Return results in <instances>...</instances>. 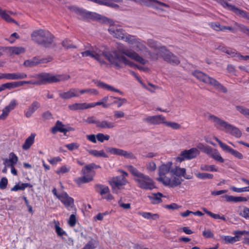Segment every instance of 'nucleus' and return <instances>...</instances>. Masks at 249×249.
<instances>
[{"label":"nucleus","mask_w":249,"mask_h":249,"mask_svg":"<svg viewBox=\"0 0 249 249\" xmlns=\"http://www.w3.org/2000/svg\"><path fill=\"white\" fill-rule=\"evenodd\" d=\"M193 75L203 83L213 86L218 91L223 93L227 92V88L216 79L199 71H195Z\"/></svg>","instance_id":"obj_7"},{"label":"nucleus","mask_w":249,"mask_h":249,"mask_svg":"<svg viewBox=\"0 0 249 249\" xmlns=\"http://www.w3.org/2000/svg\"><path fill=\"white\" fill-rule=\"evenodd\" d=\"M116 99L117 100L113 101L112 100L111 102L110 103V105L113 104H116L118 108L120 107L123 104H125L127 102V100L125 98H121L120 97H114L113 99Z\"/></svg>","instance_id":"obj_45"},{"label":"nucleus","mask_w":249,"mask_h":249,"mask_svg":"<svg viewBox=\"0 0 249 249\" xmlns=\"http://www.w3.org/2000/svg\"><path fill=\"white\" fill-rule=\"evenodd\" d=\"M240 215L245 218H249V208L244 207L240 212Z\"/></svg>","instance_id":"obj_61"},{"label":"nucleus","mask_w":249,"mask_h":249,"mask_svg":"<svg viewBox=\"0 0 249 249\" xmlns=\"http://www.w3.org/2000/svg\"><path fill=\"white\" fill-rule=\"evenodd\" d=\"M44 62L43 60L34 57L31 59L25 60L23 64L26 67H33Z\"/></svg>","instance_id":"obj_33"},{"label":"nucleus","mask_w":249,"mask_h":249,"mask_svg":"<svg viewBox=\"0 0 249 249\" xmlns=\"http://www.w3.org/2000/svg\"><path fill=\"white\" fill-rule=\"evenodd\" d=\"M17 105V101L15 99L12 100L9 105L5 107V108L9 111L14 109Z\"/></svg>","instance_id":"obj_63"},{"label":"nucleus","mask_w":249,"mask_h":249,"mask_svg":"<svg viewBox=\"0 0 249 249\" xmlns=\"http://www.w3.org/2000/svg\"><path fill=\"white\" fill-rule=\"evenodd\" d=\"M101 166L99 165H97L94 163H91L90 164L86 165L84 169L82 170V173L83 175L86 174L87 173L89 172L93 169L101 168Z\"/></svg>","instance_id":"obj_37"},{"label":"nucleus","mask_w":249,"mask_h":249,"mask_svg":"<svg viewBox=\"0 0 249 249\" xmlns=\"http://www.w3.org/2000/svg\"><path fill=\"white\" fill-rule=\"evenodd\" d=\"M236 108L241 114L249 119V108H247L241 106H236Z\"/></svg>","instance_id":"obj_48"},{"label":"nucleus","mask_w":249,"mask_h":249,"mask_svg":"<svg viewBox=\"0 0 249 249\" xmlns=\"http://www.w3.org/2000/svg\"><path fill=\"white\" fill-rule=\"evenodd\" d=\"M94 175H84L83 176L78 177L74 179V182L79 186L81 185L83 183H89L93 179Z\"/></svg>","instance_id":"obj_26"},{"label":"nucleus","mask_w":249,"mask_h":249,"mask_svg":"<svg viewBox=\"0 0 249 249\" xmlns=\"http://www.w3.org/2000/svg\"><path fill=\"white\" fill-rule=\"evenodd\" d=\"M203 211L208 215L212 217L215 219H221L223 221H226V219L224 215H220L218 214L214 213L211 211H208L206 208H203Z\"/></svg>","instance_id":"obj_41"},{"label":"nucleus","mask_w":249,"mask_h":249,"mask_svg":"<svg viewBox=\"0 0 249 249\" xmlns=\"http://www.w3.org/2000/svg\"><path fill=\"white\" fill-rule=\"evenodd\" d=\"M110 35L113 37L119 39L123 40L124 38V36L125 34L124 31L120 27L116 26H110L108 29Z\"/></svg>","instance_id":"obj_20"},{"label":"nucleus","mask_w":249,"mask_h":249,"mask_svg":"<svg viewBox=\"0 0 249 249\" xmlns=\"http://www.w3.org/2000/svg\"><path fill=\"white\" fill-rule=\"evenodd\" d=\"M74 11L77 14L80 15L84 18L92 19L109 24H112L113 22L112 20L106 17H103L100 15L96 13L88 12L85 10L77 8H75Z\"/></svg>","instance_id":"obj_8"},{"label":"nucleus","mask_w":249,"mask_h":249,"mask_svg":"<svg viewBox=\"0 0 249 249\" xmlns=\"http://www.w3.org/2000/svg\"><path fill=\"white\" fill-rule=\"evenodd\" d=\"M116 125L115 123L114 122L102 120L99 121L97 128L99 129H111L115 127Z\"/></svg>","instance_id":"obj_30"},{"label":"nucleus","mask_w":249,"mask_h":249,"mask_svg":"<svg viewBox=\"0 0 249 249\" xmlns=\"http://www.w3.org/2000/svg\"><path fill=\"white\" fill-rule=\"evenodd\" d=\"M126 168L134 177V180L139 188L146 190H152L156 188L155 182L149 176L141 172L132 165H127Z\"/></svg>","instance_id":"obj_2"},{"label":"nucleus","mask_w":249,"mask_h":249,"mask_svg":"<svg viewBox=\"0 0 249 249\" xmlns=\"http://www.w3.org/2000/svg\"><path fill=\"white\" fill-rule=\"evenodd\" d=\"M59 96L63 99H69L72 97H79V89L75 88L71 89L67 92L59 93Z\"/></svg>","instance_id":"obj_23"},{"label":"nucleus","mask_w":249,"mask_h":249,"mask_svg":"<svg viewBox=\"0 0 249 249\" xmlns=\"http://www.w3.org/2000/svg\"><path fill=\"white\" fill-rule=\"evenodd\" d=\"M199 154V151L195 147L191 148L189 150H184L181 151L176 158V161L181 162L186 160H191L196 158Z\"/></svg>","instance_id":"obj_10"},{"label":"nucleus","mask_w":249,"mask_h":249,"mask_svg":"<svg viewBox=\"0 0 249 249\" xmlns=\"http://www.w3.org/2000/svg\"><path fill=\"white\" fill-rule=\"evenodd\" d=\"M172 165V162L169 161L159 166L158 175L159 177L157 178V180L165 186L175 188L178 184L179 180L175 179L173 181H171L170 172Z\"/></svg>","instance_id":"obj_4"},{"label":"nucleus","mask_w":249,"mask_h":249,"mask_svg":"<svg viewBox=\"0 0 249 249\" xmlns=\"http://www.w3.org/2000/svg\"><path fill=\"white\" fill-rule=\"evenodd\" d=\"M209 119L213 122L214 125L218 129L229 133L232 136L239 138L242 136L241 131L236 127L231 124L213 115H210Z\"/></svg>","instance_id":"obj_5"},{"label":"nucleus","mask_w":249,"mask_h":249,"mask_svg":"<svg viewBox=\"0 0 249 249\" xmlns=\"http://www.w3.org/2000/svg\"><path fill=\"white\" fill-rule=\"evenodd\" d=\"M98 244L99 242L97 240L92 239L82 249H94L98 246Z\"/></svg>","instance_id":"obj_44"},{"label":"nucleus","mask_w":249,"mask_h":249,"mask_svg":"<svg viewBox=\"0 0 249 249\" xmlns=\"http://www.w3.org/2000/svg\"><path fill=\"white\" fill-rule=\"evenodd\" d=\"M76 223V218L74 214H72L70 215L68 221V224L71 227H73Z\"/></svg>","instance_id":"obj_64"},{"label":"nucleus","mask_w":249,"mask_h":249,"mask_svg":"<svg viewBox=\"0 0 249 249\" xmlns=\"http://www.w3.org/2000/svg\"><path fill=\"white\" fill-rule=\"evenodd\" d=\"M9 158L10 159L9 160L5 159L4 160V164L8 165V163H10V166H14L15 164L17 163V162L18 161V158L16 156V155L13 153L11 152L9 154Z\"/></svg>","instance_id":"obj_39"},{"label":"nucleus","mask_w":249,"mask_h":249,"mask_svg":"<svg viewBox=\"0 0 249 249\" xmlns=\"http://www.w3.org/2000/svg\"><path fill=\"white\" fill-rule=\"evenodd\" d=\"M225 199L228 202H246L249 200V197L234 196L226 195L224 196Z\"/></svg>","instance_id":"obj_31"},{"label":"nucleus","mask_w":249,"mask_h":249,"mask_svg":"<svg viewBox=\"0 0 249 249\" xmlns=\"http://www.w3.org/2000/svg\"><path fill=\"white\" fill-rule=\"evenodd\" d=\"M53 222L54 224V229L58 236L62 237L63 235H67L66 232L60 227L59 221L54 220Z\"/></svg>","instance_id":"obj_35"},{"label":"nucleus","mask_w":249,"mask_h":249,"mask_svg":"<svg viewBox=\"0 0 249 249\" xmlns=\"http://www.w3.org/2000/svg\"><path fill=\"white\" fill-rule=\"evenodd\" d=\"M96 138L99 142H103L104 141H108L110 136L108 135H104L103 133H99L96 135Z\"/></svg>","instance_id":"obj_56"},{"label":"nucleus","mask_w":249,"mask_h":249,"mask_svg":"<svg viewBox=\"0 0 249 249\" xmlns=\"http://www.w3.org/2000/svg\"><path fill=\"white\" fill-rule=\"evenodd\" d=\"M48 161L52 165H56L58 162L62 161V159L59 157H54L50 159H48Z\"/></svg>","instance_id":"obj_60"},{"label":"nucleus","mask_w":249,"mask_h":249,"mask_svg":"<svg viewBox=\"0 0 249 249\" xmlns=\"http://www.w3.org/2000/svg\"><path fill=\"white\" fill-rule=\"evenodd\" d=\"M216 141L217 142L219 146L221 147V148L225 151L227 152L234 157L240 159L242 160L244 158L243 154L238 152V151L231 148L230 146L227 145L226 144L222 142L220 140H219L217 138H215Z\"/></svg>","instance_id":"obj_17"},{"label":"nucleus","mask_w":249,"mask_h":249,"mask_svg":"<svg viewBox=\"0 0 249 249\" xmlns=\"http://www.w3.org/2000/svg\"><path fill=\"white\" fill-rule=\"evenodd\" d=\"M196 177L201 179H212L213 178L212 174L207 173H198L196 174Z\"/></svg>","instance_id":"obj_47"},{"label":"nucleus","mask_w":249,"mask_h":249,"mask_svg":"<svg viewBox=\"0 0 249 249\" xmlns=\"http://www.w3.org/2000/svg\"><path fill=\"white\" fill-rule=\"evenodd\" d=\"M216 150V149H213L209 145H206L205 147H204L203 152L211 158Z\"/></svg>","instance_id":"obj_51"},{"label":"nucleus","mask_w":249,"mask_h":249,"mask_svg":"<svg viewBox=\"0 0 249 249\" xmlns=\"http://www.w3.org/2000/svg\"><path fill=\"white\" fill-rule=\"evenodd\" d=\"M200 169L202 171H211V172H217L218 171L217 168H216L214 165H201L200 166Z\"/></svg>","instance_id":"obj_46"},{"label":"nucleus","mask_w":249,"mask_h":249,"mask_svg":"<svg viewBox=\"0 0 249 249\" xmlns=\"http://www.w3.org/2000/svg\"><path fill=\"white\" fill-rule=\"evenodd\" d=\"M102 106L104 108H107L110 106V104H104L103 102L101 101L97 102H93L89 103V107L90 108H92L95 107L96 106Z\"/></svg>","instance_id":"obj_57"},{"label":"nucleus","mask_w":249,"mask_h":249,"mask_svg":"<svg viewBox=\"0 0 249 249\" xmlns=\"http://www.w3.org/2000/svg\"><path fill=\"white\" fill-rule=\"evenodd\" d=\"M32 39L45 47H49L53 40V36L48 30L39 29L34 31L31 35Z\"/></svg>","instance_id":"obj_6"},{"label":"nucleus","mask_w":249,"mask_h":249,"mask_svg":"<svg viewBox=\"0 0 249 249\" xmlns=\"http://www.w3.org/2000/svg\"><path fill=\"white\" fill-rule=\"evenodd\" d=\"M94 187L95 191L102 196L109 193V188L107 186L102 184H96Z\"/></svg>","instance_id":"obj_34"},{"label":"nucleus","mask_w":249,"mask_h":249,"mask_svg":"<svg viewBox=\"0 0 249 249\" xmlns=\"http://www.w3.org/2000/svg\"><path fill=\"white\" fill-rule=\"evenodd\" d=\"M215 0L222 5L223 7L232 11L236 15L249 20V13L245 10L236 7L234 5L229 4L227 1L231 0Z\"/></svg>","instance_id":"obj_9"},{"label":"nucleus","mask_w":249,"mask_h":249,"mask_svg":"<svg viewBox=\"0 0 249 249\" xmlns=\"http://www.w3.org/2000/svg\"><path fill=\"white\" fill-rule=\"evenodd\" d=\"M124 38L123 39V40L131 45L137 44V42H138V38L135 36L129 35L126 33L124 36Z\"/></svg>","instance_id":"obj_38"},{"label":"nucleus","mask_w":249,"mask_h":249,"mask_svg":"<svg viewBox=\"0 0 249 249\" xmlns=\"http://www.w3.org/2000/svg\"><path fill=\"white\" fill-rule=\"evenodd\" d=\"M21 86L20 81L6 83L0 86V92L5 89H10Z\"/></svg>","instance_id":"obj_27"},{"label":"nucleus","mask_w":249,"mask_h":249,"mask_svg":"<svg viewBox=\"0 0 249 249\" xmlns=\"http://www.w3.org/2000/svg\"><path fill=\"white\" fill-rule=\"evenodd\" d=\"M80 146V144L77 142H72L65 145V147L70 151H72L74 149H77Z\"/></svg>","instance_id":"obj_59"},{"label":"nucleus","mask_w":249,"mask_h":249,"mask_svg":"<svg viewBox=\"0 0 249 249\" xmlns=\"http://www.w3.org/2000/svg\"><path fill=\"white\" fill-rule=\"evenodd\" d=\"M99 121V120L94 116H89L85 120V122L88 124H95L97 128Z\"/></svg>","instance_id":"obj_52"},{"label":"nucleus","mask_w":249,"mask_h":249,"mask_svg":"<svg viewBox=\"0 0 249 249\" xmlns=\"http://www.w3.org/2000/svg\"><path fill=\"white\" fill-rule=\"evenodd\" d=\"M97 86L100 88H102L103 89H107L108 90L120 93L121 95H123V92L122 91H121V90H120L119 89H115L114 87H112L111 86L107 85L105 83H103L102 82H99L97 84Z\"/></svg>","instance_id":"obj_36"},{"label":"nucleus","mask_w":249,"mask_h":249,"mask_svg":"<svg viewBox=\"0 0 249 249\" xmlns=\"http://www.w3.org/2000/svg\"><path fill=\"white\" fill-rule=\"evenodd\" d=\"M71 170V167L69 166H67V165H63L59 168L56 171L55 173L58 175H60L61 174H64L70 172Z\"/></svg>","instance_id":"obj_49"},{"label":"nucleus","mask_w":249,"mask_h":249,"mask_svg":"<svg viewBox=\"0 0 249 249\" xmlns=\"http://www.w3.org/2000/svg\"><path fill=\"white\" fill-rule=\"evenodd\" d=\"M143 121L149 124L158 125L164 124L165 118L162 115L148 116L143 119Z\"/></svg>","instance_id":"obj_19"},{"label":"nucleus","mask_w":249,"mask_h":249,"mask_svg":"<svg viewBox=\"0 0 249 249\" xmlns=\"http://www.w3.org/2000/svg\"><path fill=\"white\" fill-rule=\"evenodd\" d=\"M62 44L64 47H65L67 49L76 48H77V47L75 45L72 44L71 40H70L68 39H64L63 41Z\"/></svg>","instance_id":"obj_54"},{"label":"nucleus","mask_w":249,"mask_h":249,"mask_svg":"<svg viewBox=\"0 0 249 249\" xmlns=\"http://www.w3.org/2000/svg\"><path fill=\"white\" fill-rule=\"evenodd\" d=\"M226 30H229L233 33H235L238 31H240L243 34H245L249 36V27L236 22L234 24V27L231 26H224L223 31H225Z\"/></svg>","instance_id":"obj_16"},{"label":"nucleus","mask_w":249,"mask_h":249,"mask_svg":"<svg viewBox=\"0 0 249 249\" xmlns=\"http://www.w3.org/2000/svg\"><path fill=\"white\" fill-rule=\"evenodd\" d=\"M68 108L72 111L82 110L90 108L89 103H74L68 106Z\"/></svg>","instance_id":"obj_24"},{"label":"nucleus","mask_w":249,"mask_h":249,"mask_svg":"<svg viewBox=\"0 0 249 249\" xmlns=\"http://www.w3.org/2000/svg\"><path fill=\"white\" fill-rule=\"evenodd\" d=\"M147 44L150 48L155 51V52L153 53L148 51V54L152 60H157L161 54V48H166L164 46H160L157 41L152 39L147 40Z\"/></svg>","instance_id":"obj_11"},{"label":"nucleus","mask_w":249,"mask_h":249,"mask_svg":"<svg viewBox=\"0 0 249 249\" xmlns=\"http://www.w3.org/2000/svg\"><path fill=\"white\" fill-rule=\"evenodd\" d=\"M58 198L67 209L69 207L72 208L74 206V199L69 196L66 192H63L61 193Z\"/></svg>","instance_id":"obj_21"},{"label":"nucleus","mask_w":249,"mask_h":249,"mask_svg":"<svg viewBox=\"0 0 249 249\" xmlns=\"http://www.w3.org/2000/svg\"><path fill=\"white\" fill-rule=\"evenodd\" d=\"M9 51L12 54L19 55L24 53L25 49L22 47H11L9 48Z\"/></svg>","instance_id":"obj_42"},{"label":"nucleus","mask_w":249,"mask_h":249,"mask_svg":"<svg viewBox=\"0 0 249 249\" xmlns=\"http://www.w3.org/2000/svg\"><path fill=\"white\" fill-rule=\"evenodd\" d=\"M103 54L105 56V58L116 69H120L123 67L121 64L122 62L131 67L135 68L137 67V64L129 61L124 55L121 54H124L142 65L145 64L147 62V60L143 58L134 51L127 49L119 50V51L112 52H105L103 53Z\"/></svg>","instance_id":"obj_1"},{"label":"nucleus","mask_w":249,"mask_h":249,"mask_svg":"<svg viewBox=\"0 0 249 249\" xmlns=\"http://www.w3.org/2000/svg\"><path fill=\"white\" fill-rule=\"evenodd\" d=\"M164 124L166 126L170 127L175 130L179 129L181 128L180 124L175 122H167L165 121Z\"/></svg>","instance_id":"obj_53"},{"label":"nucleus","mask_w":249,"mask_h":249,"mask_svg":"<svg viewBox=\"0 0 249 249\" xmlns=\"http://www.w3.org/2000/svg\"><path fill=\"white\" fill-rule=\"evenodd\" d=\"M185 174V168H180L178 166H175L174 168H172L170 172L171 181H173L175 179H177L179 180L178 184L177 185V186H178L181 183L182 181L181 178L182 177H184Z\"/></svg>","instance_id":"obj_15"},{"label":"nucleus","mask_w":249,"mask_h":249,"mask_svg":"<svg viewBox=\"0 0 249 249\" xmlns=\"http://www.w3.org/2000/svg\"><path fill=\"white\" fill-rule=\"evenodd\" d=\"M106 52L105 51H101L97 48H92L91 50H87L81 53L83 57L90 56L98 61L101 64H107V63L104 60L103 53Z\"/></svg>","instance_id":"obj_12"},{"label":"nucleus","mask_w":249,"mask_h":249,"mask_svg":"<svg viewBox=\"0 0 249 249\" xmlns=\"http://www.w3.org/2000/svg\"><path fill=\"white\" fill-rule=\"evenodd\" d=\"M164 197L163 195L160 192L152 193V195L148 196V197L152 204H157L162 202L161 198Z\"/></svg>","instance_id":"obj_28"},{"label":"nucleus","mask_w":249,"mask_h":249,"mask_svg":"<svg viewBox=\"0 0 249 249\" xmlns=\"http://www.w3.org/2000/svg\"><path fill=\"white\" fill-rule=\"evenodd\" d=\"M211 158L220 163H223L225 161L224 159L221 157L220 154L217 149Z\"/></svg>","instance_id":"obj_55"},{"label":"nucleus","mask_w":249,"mask_h":249,"mask_svg":"<svg viewBox=\"0 0 249 249\" xmlns=\"http://www.w3.org/2000/svg\"><path fill=\"white\" fill-rule=\"evenodd\" d=\"M36 134L32 133L26 140L22 146V148L24 150H28L35 142Z\"/></svg>","instance_id":"obj_29"},{"label":"nucleus","mask_w":249,"mask_h":249,"mask_svg":"<svg viewBox=\"0 0 249 249\" xmlns=\"http://www.w3.org/2000/svg\"><path fill=\"white\" fill-rule=\"evenodd\" d=\"M161 53L160 57L162 58L165 61L175 65H178L180 63L178 58L166 48H161Z\"/></svg>","instance_id":"obj_13"},{"label":"nucleus","mask_w":249,"mask_h":249,"mask_svg":"<svg viewBox=\"0 0 249 249\" xmlns=\"http://www.w3.org/2000/svg\"><path fill=\"white\" fill-rule=\"evenodd\" d=\"M40 106V103L37 101H34L29 106L28 110L25 112V116L27 117H30Z\"/></svg>","instance_id":"obj_32"},{"label":"nucleus","mask_w":249,"mask_h":249,"mask_svg":"<svg viewBox=\"0 0 249 249\" xmlns=\"http://www.w3.org/2000/svg\"><path fill=\"white\" fill-rule=\"evenodd\" d=\"M89 153L96 157L108 158L107 155L106 154L103 150L100 151L97 150H90L89 151Z\"/></svg>","instance_id":"obj_43"},{"label":"nucleus","mask_w":249,"mask_h":249,"mask_svg":"<svg viewBox=\"0 0 249 249\" xmlns=\"http://www.w3.org/2000/svg\"><path fill=\"white\" fill-rule=\"evenodd\" d=\"M65 125L60 121H56L55 125L51 128V132L53 134H55L57 132L64 133L65 135L66 133L72 129L71 127L65 128Z\"/></svg>","instance_id":"obj_22"},{"label":"nucleus","mask_w":249,"mask_h":249,"mask_svg":"<svg viewBox=\"0 0 249 249\" xmlns=\"http://www.w3.org/2000/svg\"><path fill=\"white\" fill-rule=\"evenodd\" d=\"M127 182L126 178L123 176L113 177L109 181V184L113 192H115L116 189H121L123 186L126 185Z\"/></svg>","instance_id":"obj_14"},{"label":"nucleus","mask_w":249,"mask_h":249,"mask_svg":"<svg viewBox=\"0 0 249 249\" xmlns=\"http://www.w3.org/2000/svg\"><path fill=\"white\" fill-rule=\"evenodd\" d=\"M146 169L148 172H154L157 168V166L155 162L151 161L147 163L146 165Z\"/></svg>","instance_id":"obj_58"},{"label":"nucleus","mask_w":249,"mask_h":249,"mask_svg":"<svg viewBox=\"0 0 249 249\" xmlns=\"http://www.w3.org/2000/svg\"><path fill=\"white\" fill-rule=\"evenodd\" d=\"M34 77L37 80L36 81H20L21 86L24 84L40 85L47 83H52L61 81H65L70 78V76L67 74L53 75L50 73L45 72L37 74Z\"/></svg>","instance_id":"obj_3"},{"label":"nucleus","mask_w":249,"mask_h":249,"mask_svg":"<svg viewBox=\"0 0 249 249\" xmlns=\"http://www.w3.org/2000/svg\"><path fill=\"white\" fill-rule=\"evenodd\" d=\"M8 184V179L6 177H3L0 181V189L1 190L5 189Z\"/></svg>","instance_id":"obj_62"},{"label":"nucleus","mask_w":249,"mask_h":249,"mask_svg":"<svg viewBox=\"0 0 249 249\" xmlns=\"http://www.w3.org/2000/svg\"><path fill=\"white\" fill-rule=\"evenodd\" d=\"M27 75L24 72L6 73V80H15L26 78Z\"/></svg>","instance_id":"obj_25"},{"label":"nucleus","mask_w":249,"mask_h":249,"mask_svg":"<svg viewBox=\"0 0 249 249\" xmlns=\"http://www.w3.org/2000/svg\"><path fill=\"white\" fill-rule=\"evenodd\" d=\"M140 215L142 216L143 218L147 219L156 220L159 218V215L157 214H153L150 212H138Z\"/></svg>","instance_id":"obj_40"},{"label":"nucleus","mask_w":249,"mask_h":249,"mask_svg":"<svg viewBox=\"0 0 249 249\" xmlns=\"http://www.w3.org/2000/svg\"><path fill=\"white\" fill-rule=\"evenodd\" d=\"M107 151L111 154L123 156L127 159H136V157L132 152H128L127 151L121 149L114 147H108L107 149Z\"/></svg>","instance_id":"obj_18"},{"label":"nucleus","mask_w":249,"mask_h":249,"mask_svg":"<svg viewBox=\"0 0 249 249\" xmlns=\"http://www.w3.org/2000/svg\"><path fill=\"white\" fill-rule=\"evenodd\" d=\"M210 27L216 31H223V25H221L218 22H211L209 24Z\"/></svg>","instance_id":"obj_50"}]
</instances>
